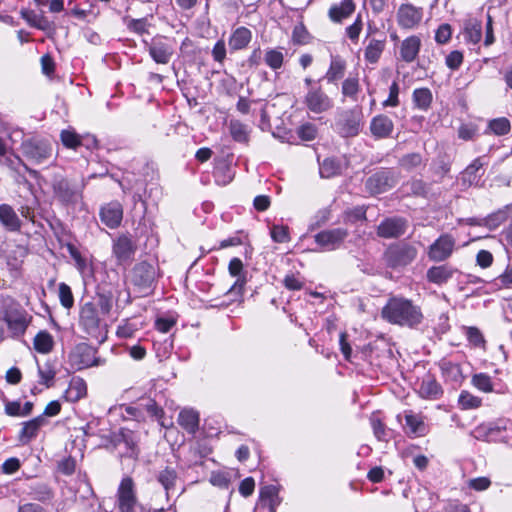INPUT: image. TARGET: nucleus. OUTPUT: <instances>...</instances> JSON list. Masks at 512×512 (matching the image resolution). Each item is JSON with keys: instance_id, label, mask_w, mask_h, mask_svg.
<instances>
[{"instance_id": "nucleus-25", "label": "nucleus", "mask_w": 512, "mask_h": 512, "mask_svg": "<svg viewBox=\"0 0 512 512\" xmlns=\"http://www.w3.org/2000/svg\"><path fill=\"white\" fill-rule=\"evenodd\" d=\"M149 54L156 63L167 64L173 55V48L165 42L154 41L149 47Z\"/></svg>"}, {"instance_id": "nucleus-4", "label": "nucleus", "mask_w": 512, "mask_h": 512, "mask_svg": "<svg viewBox=\"0 0 512 512\" xmlns=\"http://www.w3.org/2000/svg\"><path fill=\"white\" fill-rule=\"evenodd\" d=\"M117 506L120 512H136L138 500L135 483L131 477H124L117 490Z\"/></svg>"}, {"instance_id": "nucleus-30", "label": "nucleus", "mask_w": 512, "mask_h": 512, "mask_svg": "<svg viewBox=\"0 0 512 512\" xmlns=\"http://www.w3.org/2000/svg\"><path fill=\"white\" fill-rule=\"evenodd\" d=\"M454 274V269L447 265L433 266L427 270V280L431 283L441 285L446 283Z\"/></svg>"}, {"instance_id": "nucleus-61", "label": "nucleus", "mask_w": 512, "mask_h": 512, "mask_svg": "<svg viewBox=\"0 0 512 512\" xmlns=\"http://www.w3.org/2000/svg\"><path fill=\"white\" fill-rule=\"evenodd\" d=\"M371 425L373 428L374 435L378 440L384 441L387 439L386 427L380 419L372 418Z\"/></svg>"}, {"instance_id": "nucleus-48", "label": "nucleus", "mask_w": 512, "mask_h": 512, "mask_svg": "<svg viewBox=\"0 0 512 512\" xmlns=\"http://www.w3.org/2000/svg\"><path fill=\"white\" fill-rule=\"evenodd\" d=\"M340 166L334 159L327 158L321 164L319 173L322 178H330L338 174Z\"/></svg>"}, {"instance_id": "nucleus-32", "label": "nucleus", "mask_w": 512, "mask_h": 512, "mask_svg": "<svg viewBox=\"0 0 512 512\" xmlns=\"http://www.w3.org/2000/svg\"><path fill=\"white\" fill-rule=\"evenodd\" d=\"M346 70V62L339 56L331 58L330 66L324 76L328 83H335L342 79Z\"/></svg>"}, {"instance_id": "nucleus-35", "label": "nucleus", "mask_w": 512, "mask_h": 512, "mask_svg": "<svg viewBox=\"0 0 512 512\" xmlns=\"http://www.w3.org/2000/svg\"><path fill=\"white\" fill-rule=\"evenodd\" d=\"M115 443L118 445L124 444L125 447L130 451L129 455L134 456L137 439L133 431L126 428H121L118 433L115 434Z\"/></svg>"}, {"instance_id": "nucleus-2", "label": "nucleus", "mask_w": 512, "mask_h": 512, "mask_svg": "<svg viewBox=\"0 0 512 512\" xmlns=\"http://www.w3.org/2000/svg\"><path fill=\"white\" fill-rule=\"evenodd\" d=\"M97 350L87 343L77 344L69 353V363L76 370L101 366L105 360L96 356Z\"/></svg>"}, {"instance_id": "nucleus-58", "label": "nucleus", "mask_w": 512, "mask_h": 512, "mask_svg": "<svg viewBox=\"0 0 512 512\" xmlns=\"http://www.w3.org/2000/svg\"><path fill=\"white\" fill-rule=\"evenodd\" d=\"M466 336L468 341L477 347H484L485 340L481 331L476 327H468L466 329Z\"/></svg>"}, {"instance_id": "nucleus-22", "label": "nucleus", "mask_w": 512, "mask_h": 512, "mask_svg": "<svg viewBox=\"0 0 512 512\" xmlns=\"http://www.w3.org/2000/svg\"><path fill=\"white\" fill-rule=\"evenodd\" d=\"M405 418V432L410 437H419L426 434L427 428L424 423L423 417L412 411H406Z\"/></svg>"}, {"instance_id": "nucleus-8", "label": "nucleus", "mask_w": 512, "mask_h": 512, "mask_svg": "<svg viewBox=\"0 0 512 512\" xmlns=\"http://www.w3.org/2000/svg\"><path fill=\"white\" fill-rule=\"evenodd\" d=\"M348 236V230L344 228H333L323 230L314 236L315 242L324 251L338 249Z\"/></svg>"}, {"instance_id": "nucleus-11", "label": "nucleus", "mask_w": 512, "mask_h": 512, "mask_svg": "<svg viewBox=\"0 0 512 512\" xmlns=\"http://www.w3.org/2000/svg\"><path fill=\"white\" fill-rule=\"evenodd\" d=\"M23 154L35 163H41L52 155V146L48 141L30 139L22 143Z\"/></svg>"}, {"instance_id": "nucleus-36", "label": "nucleus", "mask_w": 512, "mask_h": 512, "mask_svg": "<svg viewBox=\"0 0 512 512\" xmlns=\"http://www.w3.org/2000/svg\"><path fill=\"white\" fill-rule=\"evenodd\" d=\"M87 394L86 382L79 377L73 378L70 381L69 387L66 391L67 399L77 401Z\"/></svg>"}, {"instance_id": "nucleus-10", "label": "nucleus", "mask_w": 512, "mask_h": 512, "mask_svg": "<svg viewBox=\"0 0 512 512\" xmlns=\"http://www.w3.org/2000/svg\"><path fill=\"white\" fill-rule=\"evenodd\" d=\"M8 328L17 335L23 334L29 324L27 312L18 304L8 306L4 312Z\"/></svg>"}, {"instance_id": "nucleus-64", "label": "nucleus", "mask_w": 512, "mask_h": 512, "mask_svg": "<svg viewBox=\"0 0 512 512\" xmlns=\"http://www.w3.org/2000/svg\"><path fill=\"white\" fill-rule=\"evenodd\" d=\"M463 62V55L461 52L455 50L452 51L447 57H446V65L452 69L456 70L458 69Z\"/></svg>"}, {"instance_id": "nucleus-47", "label": "nucleus", "mask_w": 512, "mask_h": 512, "mask_svg": "<svg viewBox=\"0 0 512 512\" xmlns=\"http://www.w3.org/2000/svg\"><path fill=\"white\" fill-rule=\"evenodd\" d=\"M359 80L357 77H348L342 83V94L345 97H349L356 100V96L359 92Z\"/></svg>"}, {"instance_id": "nucleus-44", "label": "nucleus", "mask_w": 512, "mask_h": 512, "mask_svg": "<svg viewBox=\"0 0 512 512\" xmlns=\"http://www.w3.org/2000/svg\"><path fill=\"white\" fill-rule=\"evenodd\" d=\"M474 387L484 393L493 391V383L491 377L486 373H478L472 376L471 380Z\"/></svg>"}, {"instance_id": "nucleus-56", "label": "nucleus", "mask_w": 512, "mask_h": 512, "mask_svg": "<svg viewBox=\"0 0 512 512\" xmlns=\"http://www.w3.org/2000/svg\"><path fill=\"white\" fill-rule=\"evenodd\" d=\"M144 407L152 417L160 422L161 426L166 427L165 422L162 420L164 411L154 400L149 399Z\"/></svg>"}, {"instance_id": "nucleus-18", "label": "nucleus", "mask_w": 512, "mask_h": 512, "mask_svg": "<svg viewBox=\"0 0 512 512\" xmlns=\"http://www.w3.org/2000/svg\"><path fill=\"white\" fill-rule=\"evenodd\" d=\"M369 128L374 138L385 139L393 133L394 123L387 115L379 114L371 119Z\"/></svg>"}, {"instance_id": "nucleus-53", "label": "nucleus", "mask_w": 512, "mask_h": 512, "mask_svg": "<svg viewBox=\"0 0 512 512\" xmlns=\"http://www.w3.org/2000/svg\"><path fill=\"white\" fill-rule=\"evenodd\" d=\"M310 35L306 29V27L299 23L297 24L292 31V40L296 44H307L309 42Z\"/></svg>"}, {"instance_id": "nucleus-5", "label": "nucleus", "mask_w": 512, "mask_h": 512, "mask_svg": "<svg viewBox=\"0 0 512 512\" xmlns=\"http://www.w3.org/2000/svg\"><path fill=\"white\" fill-rule=\"evenodd\" d=\"M156 275V267L143 261L136 264L132 269L131 281L138 288L139 292L147 293L152 288Z\"/></svg>"}, {"instance_id": "nucleus-43", "label": "nucleus", "mask_w": 512, "mask_h": 512, "mask_svg": "<svg viewBox=\"0 0 512 512\" xmlns=\"http://www.w3.org/2000/svg\"><path fill=\"white\" fill-rule=\"evenodd\" d=\"M177 480V473L172 468H165L158 475V481L166 490L167 494L174 489Z\"/></svg>"}, {"instance_id": "nucleus-57", "label": "nucleus", "mask_w": 512, "mask_h": 512, "mask_svg": "<svg viewBox=\"0 0 512 512\" xmlns=\"http://www.w3.org/2000/svg\"><path fill=\"white\" fill-rule=\"evenodd\" d=\"M421 163H422V156L419 153L407 154V155L403 156L400 160V165L407 170L416 168Z\"/></svg>"}, {"instance_id": "nucleus-63", "label": "nucleus", "mask_w": 512, "mask_h": 512, "mask_svg": "<svg viewBox=\"0 0 512 512\" xmlns=\"http://www.w3.org/2000/svg\"><path fill=\"white\" fill-rule=\"evenodd\" d=\"M451 38V28L448 24H442L439 26L435 33V40L439 44H445Z\"/></svg>"}, {"instance_id": "nucleus-31", "label": "nucleus", "mask_w": 512, "mask_h": 512, "mask_svg": "<svg viewBox=\"0 0 512 512\" xmlns=\"http://www.w3.org/2000/svg\"><path fill=\"white\" fill-rule=\"evenodd\" d=\"M178 423L188 433L194 434L199 427V414L193 409H184L178 415Z\"/></svg>"}, {"instance_id": "nucleus-28", "label": "nucleus", "mask_w": 512, "mask_h": 512, "mask_svg": "<svg viewBox=\"0 0 512 512\" xmlns=\"http://www.w3.org/2000/svg\"><path fill=\"white\" fill-rule=\"evenodd\" d=\"M421 46V41L417 36H410L403 40L400 47L401 58L405 62H412L416 59Z\"/></svg>"}, {"instance_id": "nucleus-26", "label": "nucleus", "mask_w": 512, "mask_h": 512, "mask_svg": "<svg viewBox=\"0 0 512 512\" xmlns=\"http://www.w3.org/2000/svg\"><path fill=\"white\" fill-rule=\"evenodd\" d=\"M251 39V31L248 28L241 26L232 32L228 41V45L232 51L242 50L248 46Z\"/></svg>"}, {"instance_id": "nucleus-23", "label": "nucleus", "mask_w": 512, "mask_h": 512, "mask_svg": "<svg viewBox=\"0 0 512 512\" xmlns=\"http://www.w3.org/2000/svg\"><path fill=\"white\" fill-rule=\"evenodd\" d=\"M355 8L354 0H342L339 4H334L329 8L328 16L332 22L341 23L354 13Z\"/></svg>"}, {"instance_id": "nucleus-52", "label": "nucleus", "mask_w": 512, "mask_h": 512, "mask_svg": "<svg viewBox=\"0 0 512 512\" xmlns=\"http://www.w3.org/2000/svg\"><path fill=\"white\" fill-rule=\"evenodd\" d=\"M270 234L272 240L277 243H286L290 240L289 229L284 225H274Z\"/></svg>"}, {"instance_id": "nucleus-40", "label": "nucleus", "mask_w": 512, "mask_h": 512, "mask_svg": "<svg viewBox=\"0 0 512 512\" xmlns=\"http://www.w3.org/2000/svg\"><path fill=\"white\" fill-rule=\"evenodd\" d=\"M265 63L273 70H278L284 62V54L280 49H268L264 55Z\"/></svg>"}, {"instance_id": "nucleus-60", "label": "nucleus", "mask_w": 512, "mask_h": 512, "mask_svg": "<svg viewBox=\"0 0 512 512\" xmlns=\"http://www.w3.org/2000/svg\"><path fill=\"white\" fill-rule=\"evenodd\" d=\"M399 86L397 82H393L389 88V97L383 102L384 107H396L399 105Z\"/></svg>"}, {"instance_id": "nucleus-62", "label": "nucleus", "mask_w": 512, "mask_h": 512, "mask_svg": "<svg viewBox=\"0 0 512 512\" xmlns=\"http://www.w3.org/2000/svg\"><path fill=\"white\" fill-rule=\"evenodd\" d=\"M176 320L172 317H161L155 321L156 329L161 333H167L175 325Z\"/></svg>"}, {"instance_id": "nucleus-54", "label": "nucleus", "mask_w": 512, "mask_h": 512, "mask_svg": "<svg viewBox=\"0 0 512 512\" xmlns=\"http://www.w3.org/2000/svg\"><path fill=\"white\" fill-rule=\"evenodd\" d=\"M363 29L362 17L359 14L355 21L346 28V35L352 42H357Z\"/></svg>"}, {"instance_id": "nucleus-38", "label": "nucleus", "mask_w": 512, "mask_h": 512, "mask_svg": "<svg viewBox=\"0 0 512 512\" xmlns=\"http://www.w3.org/2000/svg\"><path fill=\"white\" fill-rule=\"evenodd\" d=\"M412 98L415 106L424 111L428 110L433 100L432 92L428 88L415 89Z\"/></svg>"}, {"instance_id": "nucleus-33", "label": "nucleus", "mask_w": 512, "mask_h": 512, "mask_svg": "<svg viewBox=\"0 0 512 512\" xmlns=\"http://www.w3.org/2000/svg\"><path fill=\"white\" fill-rule=\"evenodd\" d=\"M386 40L383 39H370L368 45L365 48L364 57L365 60L371 64L378 62L384 48Z\"/></svg>"}, {"instance_id": "nucleus-3", "label": "nucleus", "mask_w": 512, "mask_h": 512, "mask_svg": "<svg viewBox=\"0 0 512 512\" xmlns=\"http://www.w3.org/2000/svg\"><path fill=\"white\" fill-rule=\"evenodd\" d=\"M416 256V248L407 243L392 245L384 254L386 264L392 268L407 266L416 258Z\"/></svg>"}, {"instance_id": "nucleus-15", "label": "nucleus", "mask_w": 512, "mask_h": 512, "mask_svg": "<svg viewBox=\"0 0 512 512\" xmlns=\"http://www.w3.org/2000/svg\"><path fill=\"white\" fill-rule=\"evenodd\" d=\"M395 177L389 171L375 173L366 181V188L372 194H380L395 185Z\"/></svg>"}, {"instance_id": "nucleus-55", "label": "nucleus", "mask_w": 512, "mask_h": 512, "mask_svg": "<svg viewBox=\"0 0 512 512\" xmlns=\"http://www.w3.org/2000/svg\"><path fill=\"white\" fill-rule=\"evenodd\" d=\"M366 219V208L365 206H357L351 210L345 212L344 221L346 223H355L360 220Z\"/></svg>"}, {"instance_id": "nucleus-24", "label": "nucleus", "mask_w": 512, "mask_h": 512, "mask_svg": "<svg viewBox=\"0 0 512 512\" xmlns=\"http://www.w3.org/2000/svg\"><path fill=\"white\" fill-rule=\"evenodd\" d=\"M0 223L9 232H18L22 222L15 210L8 204L0 205Z\"/></svg>"}, {"instance_id": "nucleus-42", "label": "nucleus", "mask_w": 512, "mask_h": 512, "mask_svg": "<svg viewBox=\"0 0 512 512\" xmlns=\"http://www.w3.org/2000/svg\"><path fill=\"white\" fill-rule=\"evenodd\" d=\"M465 39L469 42L476 44L482 37V26L478 21H469L464 30Z\"/></svg>"}, {"instance_id": "nucleus-45", "label": "nucleus", "mask_w": 512, "mask_h": 512, "mask_svg": "<svg viewBox=\"0 0 512 512\" xmlns=\"http://www.w3.org/2000/svg\"><path fill=\"white\" fill-rule=\"evenodd\" d=\"M481 403V398L468 391H462L459 395L458 404L464 410L476 409L481 406Z\"/></svg>"}, {"instance_id": "nucleus-9", "label": "nucleus", "mask_w": 512, "mask_h": 512, "mask_svg": "<svg viewBox=\"0 0 512 512\" xmlns=\"http://www.w3.org/2000/svg\"><path fill=\"white\" fill-rule=\"evenodd\" d=\"M52 188L54 196L62 204H74L81 198V191L64 177H55Z\"/></svg>"}, {"instance_id": "nucleus-12", "label": "nucleus", "mask_w": 512, "mask_h": 512, "mask_svg": "<svg viewBox=\"0 0 512 512\" xmlns=\"http://www.w3.org/2000/svg\"><path fill=\"white\" fill-rule=\"evenodd\" d=\"M455 245L454 237L443 234L429 246L428 257L435 262L445 261L452 255Z\"/></svg>"}, {"instance_id": "nucleus-7", "label": "nucleus", "mask_w": 512, "mask_h": 512, "mask_svg": "<svg viewBox=\"0 0 512 512\" xmlns=\"http://www.w3.org/2000/svg\"><path fill=\"white\" fill-rule=\"evenodd\" d=\"M423 15L422 7L414 6L411 3L401 4L396 13L397 24L402 29H415L421 24Z\"/></svg>"}, {"instance_id": "nucleus-46", "label": "nucleus", "mask_w": 512, "mask_h": 512, "mask_svg": "<svg viewBox=\"0 0 512 512\" xmlns=\"http://www.w3.org/2000/svg\"><path fill=\"white\" fill-rule=\"evenodd\" d=\"M38 374L40 377V383L46 387H50L55 378L56 371L49 362H46L43 365H38Z\"/></svg>"}, {"instance_id": "nucleus-21", "label": "nucleus", "mask_w": 512, "mask_h": 512, "mask_svg": "<svg viewBox=\"0 0 512 512\" xmlns=\"http://www.w3.org/2000/svg\"><path fill=\"white\" fill-rule=\"evenodd\" d=\"M281 503L279 489L274 485H266L260 489L258 505L268 512H276L277 507Z\"/></svg>"}, {"instance_id": "nucleus-20", "label": "nucleus", "mask_w": 512, "mask_h": 512, "mask_svg": "<svg viewBox=\"0 0 512 512\" xmlns=\"http://www.w3.org/2000/svg\"><path fill=\"white\" fill-rule=\"evenodd\" d=\"M362 115L360 112L350 110L343 115L340 123V133L344 137L356 136L361 128Z\"/></svg>"}, {"instance_id": "nucleus-19", "label": "nucleus", "mask_w": 512, "mask_h": 512, "mask_svg": "<svg viewBox=\"0 0 512 512\" xmlns=\"http://www.w3.org/2000/svg\"><path fill=\"white\" fill-rule=\"evenodd\" d=\"M47 424L46 418L39 415L22 424V429L19 432L18 440L22 445H26L35 439L41 427Z\"/></svg>"}, {"instance_id": "nucleus-39", "label": "nucleus", "mask_w": 512, "mask_h": 512, "mask_svg": "<svg viewBox=\"0 0 512 512\" xmlns=\"http://www.w3.org/2000/svg\"><path fill=\"white\" fill-rule=\"evenodd\" d=\"M62 144L69 149H77L82 146V136L77 134L73 129H64L60 133Z\"/></svg>"}, {"instance_id": "nucleus-27", "label": "nucleus", "mask_w": 512, "mask_h": 512, "mask_svg": "<svg viewBox=\"0 0 512 512\" xmlns=\"http://www.w3.org/2000/svg\"><path fill=\"white\" fill-rule=\"evenodd\" d=\"M229 273L234 276L238 277L235 283L232 285V287L229 289L228 293L234 294V295H242L244 285L246 283L245 278L240 277V274L243 270V263L239 258H233L229 262Z\"/></svg>"}, {"instance_id": "nucleus-14", "label": "nucleus", "mask_w": 512, "mask_h": 512, "mask_svg": "<svg viewBox=\"0 0 512 512\" xmlns=\"http://www.w3.org/2000/svg\"><path fill=\"white\" fill-rule=\"evenodd\" d=\"M406 220L400 217L386 218L377 228V235L382 238H398L406 231Z\"/></svg>"}, {"instance_id": "nucleus-41", "label": "nucleus", "mask_w": 512, "mask_h": 512, "mask_svg": "<svg viewBox=\"0 0 512 512\" xmlns=\"http://www.w3.org/2000/svg\"><path fill=\"white\" fill-rule=\"evenodd\" d=\"M229 130L232 138L237 142H247L248 140V127L238 120H232L229 125Z\"/></svg>"}, {"instance_id": "nucleus-51", "label": "nucleus", "mask_w": 512, "mask_h": 512, "mask_svg": "<svg viewBox=\"0 0 512 512\" xmlns=\"http://www.w3.org/2000/svg\"><path fill=\"white\" fill-rule=\"evenodd\" d=\"M489 128L496 135H505L510 131L511 125L507 118H497L490 121Z\"/></svg>"}, {"instance_id": "nucleus-50", "label": "nucleus", "mask_w": 512, "mask_h": 512, "mask_svg": "<svg viewBox=\"0 0 512 512\" xmlns=\"http://www.w3.org/2000/svg\"><path fill=\"white\" fill-rule=\"evenodd\" d=\"M59 300L63 307L70 309L74 304L71 288L66 283L59 284Z\"/></svg>"}, {"instance_id": "nucleus-17", "label": "nucleus", "mask_w": 512, "mask_h": 512, "mask_svg": "<svg viewBox=\"0 0 512 512\" xmlns=\"http://www.w3.org/2000/svg\"><path fill=\"white\" fill-rule=\"evenodd\" d=\"M136 246L131 238L122 235L118 237L113 244V254L119 264L130 261L135 254Z\"/></svg>"}, {"instance_id": "nucleus-37", "label": "nucleus", "mask_w": 512, "mask_h": 512, "mask_svg": "<svg viewBox=\"0 0 512 512\" xmlns=\"http://www.w3.org/2000/svg\"><path fill=\"white\" fill-rule=\"evenodd\" d=\"M33 344L37 352L47 354L53 349L54 340L47 331H40L35 336Z\"/></svg>"}, {"instance_id": "nucleus-29", "label": "nucleus", "mask_w": 512, "mask_h": 512, "mask_svg": "<svg viewBox=\"0 0 512 512\" xmlns=\"http://www.w3.org/2000/svg\"><path fill=\"white\" fill-rule=\"evenodd\" d=\"M419 394L423 398L436 400L441 397L443 390L433 377L427 376L421 381Z\"/></svg>"}, {"instance_id": "nucleus-1", "label": "nucleus", "mask_w": 512, "mask_h": 512, "mask_svg": "<svg viewBox=\"0 0 512 512\" xmlns=\"http://www.w3.org/2000/svg\"><path fill=\"white\" fill-rule=\"evenodd\" d=\"M382 317L389 323L400 326L415 327L422 322L420 307L403 297H392L382 309Z\"/></svg>"}, {"instance_id": "nucleus-59", "label": "nucleus", "mask_w": 512, "mask_h": 512, "mask_svg": "<svg viewBox=\"0 0 512 512\" xmlns=\"http://www.w3.org/2000/svg\"><path fill=\"white\" fill-rule=\"evenodd\" d=\"M297 134L302 140L311 141L315 139L317 129L313 124L307 123L298 128Z\"/></svg>"}, {"instance_id": "nucleus-34", "label": "nucleus", "mask_w": 512, "mask_h": 512, "mask_svg": "<svg viewBox=\"0 0 512 512\" xmlns=\"http://www.w3.org/2000/svg\"><path fill=\"white\" fill-rule=\"evenodd\" d=\"M482 157L476 158L462 173V179L469 185L477 184L481 178L479 170L486 165Z\"/></svg>"}, {"instance_id": "nucleus-49", "label": "nucleus", "mask_w": 512, "mask_h": 512, "mask_svg": "<svg viewBox=\"0 0 512 512\" xmlns=\"http://www.w3.org/2000/svg\"><path fill=\"white\" fill-rule=\"evenodd\" d=\"M440 368L444 375L454 381H458L461 378V368L460 365L456 363L448 360H442L440 363Z\"/></svg>"}, {"instance_id": "nucleus-16", "label": "nucleus", "mask_w": 512, "mask_h": 512, "mask_svg": "<svg viewBox=\"0 0 512 512\" xmlns=\"http://www.w3.org/2000/svg\"><path fill=\"white\" fill-rule=\"evenodd\" d=\"M101 221L110 229L117 228L123 218V208L118 201H112L102 206L100 209Z\"/></svg>"}, {"instance_id": "nucleus-13", "label": "nucleus", "mask_w": 512, "mask_h": 512, "mask_svg": "<svg viewBox=\"0 0 512 512\" xmlns=\"http://www.w3.org/2000/svg\"><path fill=\"white\" fill-rule=\"evenodd\" d=\"M304 103L307 109L315 114H321L333 107L332 99L320 88H310L305 95Z\"/></svg>"}, {"instance_id": "nucleus-6", "label": "nucleus", "mask_w": 512, "mask_h": 512, "mask_svg": "<svg viewBox=\"0 0 512 512\" xmlns=\"http://www.w3.org/2000/svg\"><path fill=\"white\" fill-rule=\"evenodd\" d=\"M80 327L91 337L99 339L101 337V319L94 304L85 303L80 311L79 317Z\"/></svg>"}]
</instances>
